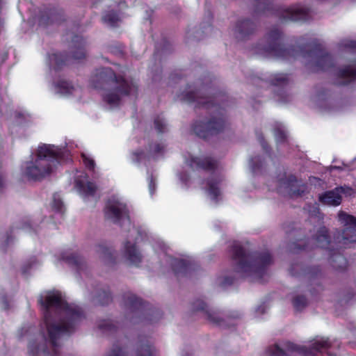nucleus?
<instances>
[{
    "label": "nucleus",
    "mask_w": 356,
    "mask_h": 356,
    "mask_svg": "<svg viewBox=\"0 0 356 356\" xmlns=\"http://www.w3.org/2000/svg\"><path fill=\"white\" fill-rule=\"evenodd\" d=\"M180 179H181V181H186V179H184L181 176L180 177Z\"/></svg>",
    "instance_id": "obj_40"
},
{
    "label": "nucleus",
    "mask_w": 356,
    "mask_h": 356,
    "mask_svg": "<svg viewBox=\"0 0 356 356\" xmlns=\"http://www.w3.org/2000/svg\"><path fill=\"white\" fill-rule=\"evenodd\" d=\"M186 163L192 169H209L213 168L215 165V162L211 158L194 157L192 156L186 159Z\"/></svg>",
    "instance_id": "obj_13"
},
{
    "label": "nucleus",
    "mask_w": 356,
    "mask_h": 356,
    "mask_svg": "<svg viewBox=\"0 0 356 356\" xmlns=\"http://www.w3.org/2000/svg\"><path fill=\"white\" fill-rule=\"evenodd\" d=\"M337 76L341 79V84H345L353 80L356 77V63L344 66L337 72Z\"/></svg>",
    "instance_id": "obj_14"
},
{
    "label": "nucleus",
    "mask_w": 356,
    "mask_h": 356,
    "mask_svg": "<svg viewBox=\"0 0 356 356\" xmlns=\"http://www.w3.org/2000/svg\"><path fill=\"white\" fill-rule=\"evenodd\" d=\"M156 350L149 344L142 345L138 350L137 356H155Z\"/></svg>",
    "instance_id": "obj_17"
},
{
    "label": "nucleus",
    "mask_w": 356,
    "mask_h": 356,
    "mask_svg": "<svg viewBox=\"0 0 356 356\" xmlns=\"http://www.w3.org/2000/svg\"><path fill=\"white\" fill-rule=\"evenodd\" d=\"M43 309L44 323L42 329L45 330L46 335L43 337L48 339L54 353H49L43 347L38 346L31 342L29 349L33 354L43 352L49 356H54L56 348L59 346L58 341L71 332L75 323L79 320L81 314L75 306H69L63 298L59 291H47L42 293L39 299Z\"/></svg>",
    "instance_id": "obj_1"
},
{
    "label": "nucleus",
    "mask_w": 356,
    "mask_h": 356,
    "mask_svg": "<svg viewBox=\"0 0 356 356\" xmlns=\"http://www.w3.org/2000/svg\"><path fill=\"white\" fill-rule=\"evenodd\" d=\"M81 156L86 166L89 169H92L95 166V163L93 159L90 156V155L86 153H82Z\"/></svg>",
    "instance_id": "obj_24"
},
{
    "label": "nucleus",
    "mask_w": 356,
    "mask_h": 356,
    "mask_svg": "<svg viewBox=\"0 0 356 356\" xmlns=\"http://www.w3.org/2000/svg\"><path fill=\"white\" fill-rule=\"evenodd\" d=\"M275 135L277 140H281L286 137V133L284 129L277 130L275 132Z\"/></svg>",
    "instance_id": "obj_32"
},
{
    "label": "nucleus",
    "mask_w": 356,
    "mask_h": 356,
    "mask_svg": "<svg viewBox=\"0 0 356 356\" xmlns=\"http://www.w3.org/2000/svg\"><path fill=\"white\" fill-rule=\"evenodd\" d=\"M210 320L213 321V323H219L218 318H216L214 316V314H209V316Z\"/></svg>",
    "instance_id": "obj_37"
},
{
    "label": "nucleus",
    "mask_w": 356,
    "mask_h": 356,
    "mask_svg": "<svg viewBox=\"0 0 356 356\" xmlns=\"http://www.w3.org/2000/svg\"><path fill=\"white\" fill-rule=\"evenodd\" d=\"M286 80V76L283 74H277L275 84H280L284 82Z\"/></svg>",
    "instance_id": "obj_33"
},
{
    "label": "nucleus",
    "mask_w": 356,
    "mask_h": 356,
    "mask_svg": "<svg viewBox=\"0 0 356 356\" xmlns=\"http://www.w3.org/2000/svg\"><path fill=\"white\" fill-rule=\"evenodd\" d=\"M307 305V300L304 296H298L293 300V305L297 309H301Z\"/></svg>",
    "instance_id": "obj_22"
},
{
    "label": "nucleus",
    "mask_w": 356,
    "mask_h": 356,
    "mask_svg": "<svg viewBox=\"0 0 356 356\" xmlns=\"http://www.w3.org/2000/svg\"><path fill=\"white\" fill-rule=\"evenodd\" d=\"M272 353L275 356H284L286 353L277 346L272 348Z\"/></svg>",
    "instance_id": "obj_31"
},
{
    "label": "nucleus",
    "mask_w": 356,
    "mask_h": 356,
    "mask_svg": "<svg viewBox=\"0 0 356 356\" xmlns=\"http://www.w3.org/2000/svg\"><path fill=\"white\" fill-rule=\"evenodd\" d=\"M164 149V145L163 144H154L150 147V152L149 154H156L160 153L163 151Z\"/></svg>",
    "instance_id": "obj_28"
},
{
    "label": "nucleus",
    "mask_w": 356,
    "mask_h": 356,
    "mask_svg": "<svg viewBox=\"0 0 356 356\" xmlns=\"http://www.w3.org/2000/svg\"><path fill=\"white\" fill-rule=\"evenodd\" d=\"M208 195L211 199H217L220 195V191L219 188L217 186V184L213 181L209 182Z\"/></svg>",
    "instance_id": "obj_19"
},
{
    "label": "nucleus",
    "mask_w": 356,
    "mask_h": 356,
    "mask_svg": "<svg viewBox=\"0 0 356 356\" xmlns=\"http://www.w3.org/2000/svg\"><path fill=\"white\" fill-rule=\"evenodd\" d=\"M63 204L60 195L56 194L53 196L51 207L57 211H61Z\"/></svg>",
    "instance_id": "obj_21"
},
{
    "label": "nucleus",
    "mask_w": 356,
    "mask_h": 356,
    "mask_svg": "<svg viewBox=\"0 0 356 356\" xmlns=\"http://www.w3.org/2000/svg\"><path fill=\"white\" fill-rule=\"evenodd\" d=\"M328 345V342L327 340L321 339L315 341L312 344V348L316 351L320 350L322 348H326Z\"/></svg>",
    "instance_id": "obj_25"
},
{
    "label": "nucleus",
    "mask_w": 356,
    "mask_h": 356,
    "mask_svg": "<svg viewBox=\"0 0 356 356\" xmlns=\"http://www.w3.org/2000/svg\"><path fill=\"white\" fill-rule=\"evenodd\" d=\"M108 356H127V353L122 348H115Z\"/></svg>",
    "instance_id": "obj_29"
},
{
    "label": "nucleus",
    "mask_w": 356,
    "mask_h": 356,
    "mask_svg": "<svg viewBox=\"0 0 356 356\" xmlns=\"http://www.w3.org/2000/svg\"><path fill=\"white\" fill-rule=\"evenodd\" d=\"M170 265L173 270L176 272L181 271L184 268L186 267V263L183 260L177 259H170Z\"/></svg>",
    "instance_id": "obj_20"
},
{
    "label": "nucleus",
    "mask_w": 356,
    "mask_h": 356,
    "mask_svg": "<svg viewBox=\"0 0 356 356\" xmlns=\"http://www.w3.org/2000/svg\"><path fill=\"white\" fill-rule=\"evenodd\" d=\"M316 243L318 246L322 248L325 247L328 244L327 230L325 228H322L318 231L316 237Z\"/></svg>",
    "instance_id": "obj_18"
},
{
    "label": "nucleus",
    "mask_w": 356,
    "mask_h": 356,
    "mask_svg": "<svg viewBox=\"0 0 356 356\" xmlns=\"http://www.w3.org/2000/svg\"><path fill=\"white\" fill-rule=\"evenodd\" d=\"M297 348L294 346H291L289 348V350H296Z\"/></svg>",
    "instance_id": "obj_39"
},
{
    "label": "nucleus",
    "mask_w": 356,
    "mask_h": 356,
    "mask_svg": "<svg viewBox=\"0 0 356 356\" xmlns=\"http://www.w3.org/2000/svg\"><path fill=\"white\" fill-rule=\"evenodd\" d=\"M306 14V8L299 6H293L285 10L284 17L293 21L303 20L305 19Z\"/></svg>",
    "instance_id": "obj_15"
},
{
    "label": "nucleus",
    "mask_w": 356,
    "mask_h": 356,
    "mask_svg": "<svg viewBox=\"0 0 356 356\" xmlns=\"http://www.w3.org/2000/svg\"><path fill=\"white\" fill-rule=\"evenodd\" d=\"M339 220L345 226L342 232L345 243L356 242V218L341 212L339 214Z\"/></svg>",
    "instance_id": "obj_7"
},
{
    "label": "nucleus",
    "mask_w": 356,
    "mask_h": 356,
    "mask_svg": "<svg viewBox=\"0 0 356 356\" xmlns=\"http://www.w3.org/2000/svg\"><path fill=\"white\" fill-rule=\"evenodd\" d=\"M154 186H155V184L153 181V180L151 179V181L149 183V192L151 194H152L153 189H154Z\"/></svg>",
    "instance_id": "obj_36"
},
{
    "label": "nucleus",
    "mask_w": 356,
    "mask_h": 356,
    "mask_svg": "<svg viewBox=\"0 0 356 356\" xmlns=\"http://www.w3.org/2000/svg\"><path fill=\"white\" fill-rule=\"evenodd\" d=\"M63 153L61 149L54 145H40L25 163L23 168L24 175L33 179L45 177L52 171Z\"/></svg>",
    "instance_id": "obj_3"
},
{
    "label": "nucleus",
    "mask_w": 356,
    "mask_h": 356,
    "mask_svg": "<svg viewBox=\"0 0 356 356\" xmlns=\"http://www.w3.org/2000/svg\"><path fill=\"white\" fill-rule=\"evenodd\" d=\"M98 252H99L101 254H104V256H105V257L107 254L108 255L111 254V251L108 249H107V248H104L103 246H99V247Z\"/></svg>",
    "instance_id": "obj_34"
},
{
    "label": "nucleus",
    "mask_w": 356,
    "mask_h": 356,
    "mask_svg": "<svg viewBox=\"0 0 356 356\" xmlns=\"http://www.w3.org/2000/svg\"><path fill=\"white\" fill-rule=\"evenodd\" d=\"M250 26V22L248 20H245L241 22L236 27V31L241 33H248V28Z\"/></svg>",
    "instance_id": "obj_23"
},
{
    "label": "nucleus",
    "mask_w": 356,
    "mask_h": 356,
    "mask_svg": "<svg viewBox=\"0 0 356 356\" xmlns=\"http://www.w3.org/2000/svg\"><path fill=\"white\" fill-rule=\"evenodd\" d=\"M224 125L225 120L222 117H213L207 122H196L193 131L198 136L206 138L209 134H214L222 130Z\"/></svg>",
    "instance_id": "obj_6"
},
{
    "label": "nucleus",
    "mask_w": 356,
    "mask_h": 356,
    "mask_svg": "<svg viewBox=\"0 0 356 356\" xmlns=\"http://www.w3.org/2000/svg\"><path fill=\"white\" fill-rule=\"evenodd\" d=\"M234 258L237 264L236 270L243 276L252 277V280L259 278L262 272L263 266L270 261V256L266 254L261 259L250 261L245 255L243 250L238 244L235 245L233 250Z\"/></svg>",
    "instance_id": "obj_4"
},
{
    "label": "nucleus",
    "mask_w": 356,
    "mask_h": 356,
    "mask_svg": "<svg viewBox=\"0 0 356 356\" xmlns=\"http://www.w3.org/2000/svg\"><path fill=\"white\" fill-rule=\"evenodd\" d=\"M181 99L188 102H197V104H204L206 102L203 99L204 98L199 94L195 92L192 90H189L187 92H184L181 95Z\"/></svg>",
    "instance_id": "obj_16"
},
{
    "label": "nucleus",
    "mask_w": 356,
    "mask_h": 356,
    "mask_svg": "<svg viewBox=\"0 0 356 356\" xmlns=\"http://www.w3.org/2000/svg\"><path fill=\"white\" fill-rule=\"evenodd\" d=\"M145 159V156L142 152H135L131 154V159L134 162H140Z\"/></svg>",
    "instance_id": "obj_27"
},
{
    "label": "nucleus",
    "mask_w": 356,
    "mask_h": 356,
    "mask_svg": "<svg viewBox=\"0 0 356 356\" xmlns=\"http://www.w3.org/2000/svg\"><path fill=\"white\" fill-rule=\"evenodd\" d=\"M76 186L83 196L92 195L96 190L95 186L88 180L85 173H81L76 178Z\"/></svg>",
    "instance_id": "obj_10"
},
{
    "label": "nucleus",
    "mask_w": 356,
    "mask_h": 356,
    "mask_svg": "<svg viewBox=\"0 0 356 356\" xmlns=\"http://www.w3.org/2000/svg\"><path fill=\"white\" fill-rule=\"evenodd\" d=\"M95 87H98L96 82H105L106 88L103 92V99L106 106L113 109L121 105L124 99L129 95H135L137 92V83L133 80L124 78L113 79V72L110 69H102L93 77Z\"/></svg>",
    "instance_id": "obj_2"
},
{
    "label": "nucleus",
    "mask_w": 356,
    "mask_h": 356,
    "mask_svg": "<svg viewBox=\"0 0 356 356\" xmlns=\"http://www.w3.org/2000/svg\"><path fill=\"white\" fill-rule=\"evenodd\" d=\"M72 259H76L75 256L72 257Z\"/></svg>",
    "instance_id": "obj_41"
},
{
    "label": "nucleus",
    "mask_w": 356,
    "mask_h": 356,
    "mask_svg": "<svg viewBox=\"0 0 356 356\" xmlns=\"http://www.w3.org/2000/svg\"><path fill=\"white\" fill-rule=\"evenodd\" d=\"M49 62L51 66H59L60 65V59L58 58V55L52 54L49 57Z\"/></svg>",
    "instance_id": "obj_30"
},
{
    "label": "nucleus",
    "mask_w": 356,
    "mask_h": 356,
    "mask_svg": "<svg viewBox=\"0 0 356 356\" xmlns=\"http://www.w3.org/2000/svg\"><path fill=\"white\" fill-rule=\"evenodd\" d=\"M106 217L113 222L124 220L129 222L125 202L120 198L113 197L107 203L105 210Z\"/></svg>",
    "instance_id": "obj_5"
},
{
    "label": "nucleus",
    "mask_w": 356,
    "mask_h": 356,
    "mask_svg": "<svg viewBox=\"0 0 356 356\" xmlns=\"http://www.w3.org/2000/svg\"><path fill=\"white\" fill-rule=\"evenodd\" d=\"M312 63L322 70L328 68L332 64L331 56L322 51H315L309 53Z\"/></svg>",
    "instance_id": "obj_12"
},
{
    "label": "nucleus",
    "mask_w": 356,
    "mask_h": 356,
    "mask_svg": "<svg viewBox=\"0 0 356 356\" xmlns=\"http://www.w3.org/2000/svg\"><path fill=\"white\" fill-rule=\"evenodd\" d=\"M83 56H84V53H83V51H81V52L80 53V55H79V56H75V57H76V58H77V59H80V58H81L82 57H83Z\"/></svg>",
    "instance_id": "obj_38"
},
{
    "label": "nucleus",
    "mask_w": 356,
    "mask_h": 356,
    "mask_svg": "<svg viewBox=\"0 0 356 356\" xmlns=\"http://www.w3.org/2000/svg\"><path fill=\"white\" fill-rule=\"evenodd\" d=\"M53 90L61 97L72 98L74 100H79L81 97V89L64 80L58 81L54 86Z\"/></svg>",
    "instance_id": "obj_8"
},
{
    "label": "nucleus",
    "mask_w": 356,
    "mask_h": 356,
    "mask_svg": "<svg viewBox=\"0 0 356 356\" xmlns=\"http://www.w3.org/2000/svg\"><path fill=\"white\" fill-rule=\"evenodd\" d=\"M155 127L158 129V131L159 132H161V131H162V128L161 127H164V123L162 122H160L159 120H156L155 122Z\"/></svg>",
    "instance_id": "obj_35"
},
{
    "label": "nucleus",
    "mask_w": 356,
    "mask_h": 356,
    "mask_svg": "<svg viewBox=\"0 0 356 356\" xmlns=\"http://www.w3.org/2000/svg\"><path fill=\"white\" fill-rule=\"evenodd\" d=\"M124 254L126 259L135 265L139 264L142 259V254L136 243L127 241L124 246Z\"/></svg>",
    "instance_id": "obj_11"
},
{
    "label": "nucleus",
    "mask_w": 356,
    "mask_h": 356,
    "mask_svg": "<svg viewBox=\"0 0 356 356\" xmlns=\"http://www.w3.org/2000/svg\"><path fill=\"white\" fill-rule=\"evenodd\" d=\"M353 190L348 187L337 188L333 191H327L319 197L320 201L327 205L337 206L341 201V195H351Z\"/></svg>",
    "instance_id": "obj_9"
},
{
    "label": "nucleus",
    "mask_w": 356,
    "mask_h": 356,
    "mask_svg": "<svg viewBox=\"0 0 356 356\" xmlns=\"http://www.w3.org/2000/svg\"><path fill=\"white\" fill-rule=\"evenodd\" d=\"M103 19L105 22L111 24V25H115L118 21V17L115 13H108L104 15Z\"/></svg>",
    "instance_id": "obj_26"
}]
</instances>
